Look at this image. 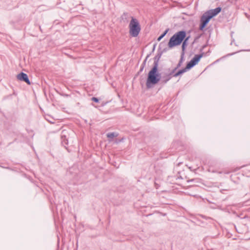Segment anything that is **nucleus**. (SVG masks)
<instances>
[{"label":"nucleus","instance_id":"1","mask_svg":"<svg viewBox=\"0 0 250 250\" xmlns=\"http://www.w3.org/2000/svg\"><path fill=\"white\" fill-rule=\"evenodd\" d=\"M221 7H218L215 9H210L205 12L201 17L199 29L203 31L210 20L217 15L221 11Z\"/></svg>","mask_w":250,"mask_h":250},{"label":"nucleus","instance_id":"2","mask_svg":"<svg viewBox=\"0 0 250 250\" xmlns=\"http://www.w3.org/2000/svg\"><path fill=\"white\" fill-rule=\"evenodd\" d=\"M161 80V73L158 71V67H153L149 71L146 82L147 88H152Z\"/></svg>","mask_w":250,"mask_h":250},{"label":"nucleus","instance_id":"3","mask_svg":"<svg viewBox=\"0 0 250 250\" xmlns=\"http://www.w3.org/2000/svg\"><path fill=\"white\" fill-rule=\"evenodd\" d=\"M186 37V32L185 31L182 30L177 32L170 38L168 43L169 48H171L180 45Z\"/></svg>","mask_w":250,"mask_h":250},{"label":"nucleus","instance_id":"4","mask_svg":"<svg viewBox=\"0 0 250 250\" xmlns=\"http://www.w3.org/2000/svg\"><path fill=\"white\" fill-rule=\"evenodd\" d=\"M129 34L133 37H136L139 34L141 28L138 20L131 17V20L129 24Z\"/></svg>","mask_w":250,"mask_h":250},{"label":"nucleus","instance_id":"5","mask_svg":"<svg viewBox=\"0 0 250 250\" xmlns=\"http://www.w3.org/2000/svg\"><path fill=\"white\" fill-rule=\"evenodd\" d=\"M167 72V73H163L162 75L161 74V83L165 84L167 83L172 77V75L174 72L170 68H168L166 70Z\"/></svg>","mask_w":250,"mask_h":250},{"label":"nucleus","instance_id":"6","mask_svg":"<svg viewBox=\"0 0 250 250\" xmlns=\"http://www.w3.org/2000/svg\"><path fill=\"white\" fill-rule=\"evenodd\" d=\"M205 54L204 52H202L199 54L195 55L194 57L187 63V65L190 69L198 63L200 59Z\"/></svg>","mask_w":250,"mask_h":250},{"label":"nucleus","instance_id":"7","mask_svg":"<svg viewBox=\"0 0 250 250\" xmlns=\"http://www.w3.org/2000/svg\"><path fill=\"white\" fill-rule=\"evenodd\" d=\"M61 143L62 145L65 148H67L66 146L68 144V134L66 130H63L62 131L61 135Z\"/></svg>","mask_w":250,"mask_h":250},{"label":"nucleus","instance_id":"8","mask_svg":"<svg viewBox=\"0 0 250 250\" xmlns=\"http://www.w3.org/2000/svg\"><path fill=\"white\" fill-rule=\"evenodd\" d=\"M17 79L21 81L24 82L30 85L31 82L28 78V75L23 72H21L17 75Z\"/></svg>","mask_w":250,"mask_h":250},{"label":"nucleus","instance_id":"9","mask_svg":"<svg viewBox=\"0 0 250 250\" xmlns=\"http://www.w3.org/2000/svg\"><path fill=\"white\" fill-rule=\"evenodd\" d=\"M189 70H190V69L188 67V66L187 65H186V66L185 68L179 70L178 71H177L175 73L174 72L172 76H173V77H177L180 75H182L183 74L187 72Z\"/></svg>","mask_w":250,"mask_h":250},{"label":"nucleus","instance_id":"10","mask_svg":"<svg viewBox=\"0 0 250 250\" xmlns=\"http://www.w3.org/2000/svg\"><path fill=\"white\" fill-rule=\"evenodd\" d=\"M162 55V52L158 53L154 58L153 67H158L159 61Z\"/></svg>","mask_w":250,"mask_h":250},{"label":"nucleus","instance_id":"11","mask_svg":"<svg viewBox=\"0 0 250 250\" xmlns=\"http://www.w3.org/2000/svg\"><path fill=\"white\" fill-rule=\"evenodd\" d=\"M184 57V52H183L181 54V56L180 60L179 62L178 63V64H177L176 66L174 68L172 69V70L174 72H175V71L181 66L182 63L183 62Z\"/></svg>","mask_w":250,"mask_h":250},{"label":"nucleus","instance_id":"12","mask_svg":"<svg viewBox=\"0 0 250 250\" xmlns=\"http://www.w3.org/2000/svg\"><path fill=\"white\" fill-rule=\"evenodd\" d=\"M129 16L127 12H124L121 16V19L124 22H128Z\"/></svg>","mask_w":250,"mask_h":250},{"label":"nucleus","instance_id":"13","mask_svg":"<svg viewBox=\"0 0 250 250\" xmlns=\"http://www.w3.org/2000/svg\"><path fill=\"white\" fill-rule=\"evenodd\" d=\"M118 135V133L116 132H110L106 134L107 137L109 139H113L115 137H117Z\"/></svg>","mask_w":250,"mask_h":250},{"label":"nucleus","instance_id":"14","mask_svg":"<svg viewBox=\"0 0 250 250\" xmlns=\"http://www.w3.org/2000/svg\"><path fill=\"white\" fill-rule=\"evenodd\" d=\"M189 37H188L187 38H185V39L183 41V43L182 45V48L183 50V52H184V50L185 49L187 45V42L189 39Z\"/></svg>","mask_w":250,"mask_h":250},{"label":"nucleus","instance_id":"15","mask_svg":"<svg viewBox=\"0 0 250 250\" xmlns=\"http://www.w3.org/2000/svg\"><path fill=\"white\" fill-rule=\"evenodd\" d=\"M169 31V29H167L157 39L158 41H160L167 34L168 31Z\"/></svg>","mask_w":250,"mask_h":250},{"label":"nucleus","instance_id":"16","mask_svg":"<svg viewBox=\"0 0 250 250\" xmlns=\"http://www.w3.org/2000/svg\"><path fill=\"white\" fill-rule=\"evenodd\" d=\"M150 56V54H148L147 55V56L146 57V59H145V60L144 61V62H143L142 65H141V66H143L145 67V65H146V61H147V59H148V58Z\"/></svg>","mask_w":250,"mask_h":250},{"label":"nucleus","instance_id":"17","mask_svg":"<svg viewBox=\"0 0 250 250\" xmlns=\"http://www.w3.org/2000/svg\"><path fill=\"white\" fill-rule=\"evenodd\" d=\"M91 100L95 103H99V99L96 97H93L91 98Z\"/></svg>","mask_w":250,"mask_h":250},{"label":"nucleus","instance_id":"18","mask_svg":"<svg viewBox=\"0 0 250 250\" xmlns=\"http://www.w3.org/2000/svg\"><path fill=\"white\" fill-rule=\"evenodd\" d=\"M59 94L60 95L63 96V97H68L70 96L69 95L67 94H63V93H59Z\"/></svg>","mask_w":250,"mask_h":250},{"label":"nucleus","instance_id":"19","mask_svg":"<svg viewBox=\"0 0 250 250\" xmlns=\"http://www.w3.org/2000/svg\"><path fill=\"white\" fill-rule=\"evenodd\" d=\"M206 46H207V45H203V46L202 47V48L200 49V52L201 53L203 52V49H204Z\"/></svg>","mask_w":250,"mask_h":250},{"label":"nucleus","instance_id":"20","mask_svg":"<svg viewBox=\"0 0 250 250\" xmlns=\"http://www.w3.org/2000/svg\"><path fill=\"white\" fill-rule=\"evenodd\" d=\"M229 172H230L229 171H224V172H222V171H219V172H218V173H220V174H221V173H225V174H229Z\"/></svg>","mask_w":250,"mask_h":250},{"label":"nucleus","instance_id":"21","mask_svg":"<svg viewBox=\"0 0 250 250\" xmlns=\"http://www.w3.org/2000/svg\"><path fill=\"white\" fill-rule=\"evenodd\" d=\"M144 68V67L141 66L139 73L142 72L143 71Z\"/></svg>","mask_w":250,"mask_h":250},{"label":"nucleus","instance_id":"22","mask_svg":"<svg viewBox=\"0 0 250 250\" xmlns=\"http://www.w3.org/2000/svg\"><path fill=\"white\" fill-rule=\"evenodd\" d=\"M196 180L195 179H192L188 181V182H192Z\"/></svg>","mask_w":250,"mask_h":250},{"label":"nucleus","instance_id":"23","mask_svg":"<svg viewBox=\"0 0 250 250\" xmlns=\"http://www.w3.org/2000/svg\"><path fill=\"white\" fill-rule=\"evenodd\" d=\"M235 53H231V54H229L227 55V56H231V55H234Z\"/></svg>","mask_w":250,"mask_h":250},{"label":"nucleus","instance_id":"24","mask_svg":"<svg viewBox=\"0 0 250 250\" xmlns=\"http://www.w3.org/2000/svg\"><path fill=\"white\" fill-rule=\"evenodd\" d=\"M234 41V40L233 39V41H231L230 44L231 45L232 43H233V42Z\"/></svg>","mask_w":250,"mask_h":250},{"label":"nucleus","instance_id":"25","mask_svg":"<svg viewBox=\"0 0 250 250\" xmlns=\"http://www.w3.org/2000/svg\"><path fill=\"white\" fill-rule=\"evenodd\" d=\"M201 216H202V217H203V218H206V219H207V218L205 217L204 215H201Z\"/></svg>","mask_w":250,"mask_h":250},{"label":"nucleus","instance_id":"26","mask_svg":"<svg viewBox=\"0 0 250 250\" xmlns=\"http://www.w3.org/2000/svg\"><path fill=\"white\" fill-rule=\"evenodd\" d=\"M78 243L77 242V243H76L77 248L78 247Z\"/></svg>","mask_w":250,"mask_h":250},{"label":"nucleus","instance_id":"27","mask_svg":"<svg viewBox=\"0 0 250 250\" xmlns=\"http://www.w3.org/2000/svg\"><path fill=\"white\" fill-rule=\"evenodd\" d=\"M244 51H250V50H245Z\"/></svg>","mask_w":250,"mask_h":250},{"label":"nucleus","instance_id":"28","mask_svg":"<svg viewBox=\"0 0 250 250\" xmlns=\"http://www.w3.org/2000/svg\"><path fill=\"white\" fill-rule=\"evenodd\" d=\"M155 45H154V47H153V50H154L155 49Z\"/></svg>","mask_w":250,"mask_h":250},{"label":"nucleus","instance_id":"29","mask_svg":"<svg viewBox=\"0 0 250 250\" xmlns=\"http://www.w3.org/2000/svg\"><path fill=\"white\" fill-rule=\"evenodd\" d=\"M0 167H1V166H0Z\"/></svg>","mask_w":250,"mask_h":250}]
</instances>
